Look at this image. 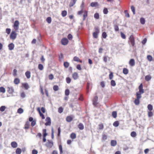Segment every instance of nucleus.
<instances>
[{"instance_id":"obj_17","label":"nucleus","mask_w":154,"mask_h":154,"mask_svg":"<svg viewBox=\"0 0 154 154\" xmlns=\"http://www.w3.org/2000/svg\"><path fill=\"white\" fill-rule=\"evenodd\" d=\"M117 144V142L115 140H112L111 141V145L113 146H115Z\"/></svg>"},{"instance_id":"obj_61","label":"nucleus","mask_w":154,"mask_h":154,"mask_svg":"<svg viewBox=\"0 0 154 154\" xmlns=\"http://www.w3.org/2000/svg\"><path fill=\"white\" fill-rule=\"evenodd\" d=\"M17 71L16 69H14L13 70V75H14V76H16L17 75Z\"/></svg>"},{"instance_id":"obj_59","label":"nucleus","mask_w":154,"mask_h":154,"mask_svg":"<svg viewBox=\"0 0 154 154\" xmlns=\"http://www.w3.org/2000/svg\"><path fill=\"white\" fill-rule=\"evenodd\" d=\"M20 96L21 97L23 98L25 97H26V95L25 93L24 92L21 93L20 94Z\"/></svg>"},{"instance_id":"obj_36","label":"nucleus","mask_w":154,"mask_h":154,"mask_svg":"<svg viewBox=\"0 0 154 154\" xmlns=\"http://www.w3.org/2000/svg\"><path fill=\"white\" fill-rule=\"evenodd\" d=\"M117 112L116 111H113L112 113V115L114 118H116L117 117Z\"/></svg>"},{"instance_id":"obj_35","label":"nucleus","mask_w":154,"mask_h":154,"mask_svg":"<svg viewBox=\"0 0 154 154\" xmlns=\"http://www.w3.org/2000/svg\"><path fill=\"white\" fill-rule=\"evenodd\" d=\"M94 17L95 18L98 19L99 18V15L98 13H95L94 15Z\"/></svg>"},{"instance_id":"obj_20","label":"nucleus","mask_w":154,"mask_h":154,"mask_svg":"<svg viewBox=\"0 0 154 154\" xmlns=\"http://www.w3.org/2000/svg\"><path fill=\"white\" fill-rule=\"evenodd\" d=\"M98 3L97 2H92L91 4V6L92 7H96L98 6Z\"/></svg>"},{"instance_id":"obj_46","label":"nucleus","mask_w":154,"mask_h":154,"mask_svg":"<svg viewBox=\"0 0 154 154\" xmlns=\"http://www.w3.org/2000/svg\"><path fill=\"white\" fill-rule=\"evenodd\" d=\"M38 68L40 70H42L43 69V66L42 64H39L38 65Z\"/></svg>"},{"instance_id":"obj_43","label":"nucleus","mask_w":154,"mask_h":154,"mask_svg":"<svg viewBox=\"0 0 154 154\" xmlns=\"http://www.w3.org/2000/svg\"><path fill=\"white\" fill-rule=\"evenodd\" d=\"M59 150L60 151V154H62L63 152L62 147V145H59Z\"/></svg>"},{"instance_id":"obj_53","label":"nucleus","mask_w":154,"mask_h":154,"mask_svg":"<svg viewBox=\"0 0 154 154\" xmlns=\"http://www.w3.org/2000/svg\"><path fill=\"white\" fill-rule=\"evenodd\" d=\"M65 94L66 96H68L69 94V90L67 89L65 91Z\"/></svg>"},{"instance_id":"obj_13","label":"nucleus","mask_w":154,"mask_h":154,"mask_svg":"<svg viewBox=\"0 0 154 154\" xmlns=\"http://www.w3.org/2000/svg\"><path fill=\"white\" fill-rule=\"evenodd\" d=\"M11 145L13 148H16L17 146V143L15 141H13L11 143Z\"/></svg>"},{"instance_id":"obj_18","label":"nucleus","mask_w":154,"mask_h":154,"mask_svg":"<svg viewBox=\"0 0 154 154\" xmlns=\"http://www.w3.org/2000/svg\"><path fill=\"white\" fill-rule=\"evenodd\" d=\"M22 86L25 88L27 90L29 88V86L27 83H22Z\"/></svg>"},{"instance_id":"obj_60","label":"nucleus","mask_w":154,"mask_h":154,"mask_svg":"<svg viewBox=\"0 0 154 154\" xmlns=\"http://www.w3.org/2000/svg\"><path fill=\"white\" fill-rule=\"evenodd\" d=\"M114 29L115 31H118L119 30V28L118 26L115 25L114 26Z\"/></svg>"},{"instance_id":"obj_15","label":"nucleus","mask_w":154,"mask_h":154,"mask_svg":"<svg viewBox=\"0 0 154 154\" xmlns=\"http://www.w3.org/2000/svg\"><path fill=\"white\" fill-rule=\"evenodd\" d=\"M129 64L130 66H133L135 65V61L134 59H131L129 62Z\"/></svg>"},{"instance_id":"obj_45","label":"nucleus","mask_w":154,"mask_h":154,"mask_svg":"<svg viewBox=\"0 0 154 154\" xmlns=\"http://www.w3.org/2000/svg\"><path fill=\"white\" fill-rule=\"evenodd\" d=\"M147 58L148 60L150 61H151L152 60V57L151 56L149 55L147 56Z\"/></svg>"},{"instance_id":"obj_48","label":"nucleus","mask_w":154,"mask_h":154,"mask_svg":"<svg viewBox=\"0 0 154 154\" xmlns=\"http://www.w3.org/2000/svg\"><path fill=\"white\" fill-rule=\"evenodd\" d=\"M107 135L105 134H103L102 135V140L105 141L107 139Z\"/></svg>"},{"instance_id":"obj_21","label":"nucleus","mask_w":154,"mask_h":154,"mask_svg":"<svg viewBox=\"0 0 154 154\" xmlns=\"http://www.w3.org/2000/svg\"><path fill=\"white\" fill-rule=\"evenodd\" d=\"M78 128L81 130H83L84 128V126L83 124L82 123H80L78 125Z\"/></svg>"},{"instance_id":"obj_42","label":"nucleus","mask_w":154,"mask_h":154,"mask_svg":"<svg viewBox=\"0 0 154 154\" xmlns=\"http://www.w3.org/2000/svg\"><path fill=\"white\" fill-rule=\"evenodd\" d=\"M46 21L48 23H50L51 22V18L50 17H48L46 19Z\"/></svg>"},{"instance_id":"obj_8","label":"nucleus","mask_w":154,"mask_h":154,"mask_svg":"<svg viewBox=\"0 0 154 154\" xmlns=\"http://www.w3.org/2000/svg\"><path fill=\"white\" fill-rule=\"evenodd\" d=\"M45 121H46V122L45 124L46 125L49 126L51 125V119L49 117H47Z\"/></svg>"},{"instance_id":"obj_14","label":"nucleus","mask_w":154,"mask_h":154,"mask_svg":"<svg viewBox=\"0 0 154 154\" xmlns=\"http://www.w3.org/2000/svg\"><path fill=\"white\" fill-rule=\"evenodd\" d=\"M98 100V97L97 96H95L94 97L93 100V104L96 105L97 104V102Z\"/></svg>"},{"instance_id":"obj_37","label":"nucleus","mask_w":154,"mask_h":154,"mask_svg":"<svg viewBox=\"0 0 154 154\" xmlns=\"http://www.w3.org/2000/svg\"><path fill=\"white\" fill-rule=\"evenodd\" d=\"M67 11H63L62 12V15L63 17L66 16L67 15Z\"/></svg>"},{"instance_id":"obj_57","label":"nucleus","mask_w":154,"mask_h":154,"mask_svg":"<svg viewBox=\"0 0 154 154\" xmlns=\"http://www.w3.org/2000/svg\"><path fill=\"white\" fill-rule=\"evenodd\" d=\"M108 10L107 8H104L103 10V13L105 14H107L108 13Z\"/></svg>"},{"instance_id":"obj_3","label":"nucleus","mask_w":154,"mask_h":154,"mask_svg":"<svg viewBox=\"0 0 154 154\" xmlns=\"http://www.w3.org/2000/svg\"><path fill=\"white\" fill-rule=\"evenodd\" d=\"M19 24V22L18 20H16L14 22L13 26L15 30H17L18 29Z\"/></svg>"},{"instance_id":"obj_19","label":"nucleus","mask_w":154,"mask_h":154,"mask_svg":"<svg viewBox=\"0 0 154 154\" xmlns=\"http://www.w3.org/2000/svg\"><path fill=\"white\" fill-rule=\"evenodd\" d=\"M72 77L75 80L77 79L78 77V73L76 72L74 73L72 75Z\"/></svg>"},{"instance_id":"obj_16","label":"nucleus","mask_w":154,"mask_h":154,"mask_svg":"<svg viewBox=\"0 0 154 154\" xmlns=\"http://www.w3.org/2000/svg\"><path fill=\"white\" fill-rule=\"evenodd\" d=\"M25 75L26 78L29 79L31 77V73L30 72L27 71H26L25 73Z\"/></svg>"},{"instance_id":"obj_49","label":"nucleus","mask_w":154,"mask_h":154,"mask_svg":"<svg viewBox=\"0 0 154 154\" xmlns=\"http://www.w3.org/2000/svg\"><path fill=\"white\" fill-rule=\"evenodd\" d=\"M43 137H46L47 135V134L46 133V130L45 129H44L43 130Z\"/></svg>"},{"instance_id":"obj_6","label":"nucleus","mask_w":154,"mask_h":154,"mask_svg":"<svg viewBox=\"0 0 154 154\" xmlns=\"http://www.w3.org/2000/svg\"><path fill=\"white\" fill-rule=\"evenodd\" d=\"M142 96L136 95V99L134 100V103L136 105H138L140 103V99L141 98Z\"/></svg>"},{"instance_id":"obj_62","label":"nucleus","mask_w":154,"mask_h":154,"mask_svg":"<svg viewBox=\"0 0 154 154\" xmlns=\"http://www.w3.org/2000/svg\"><path fill=\"white\" fill-rule=\"evenodd\" d=\"M11 31V29H10L7 28L6 30V32L8 34H9Z\"/></svg>"},{"instance_id":"obj_58","label":"nucleus","mask_w":154,"mask_h":154,"mask_svg":"<svg viewBox=\"0 0 154 154\" xmlns=\"http://www.w3.org/2000/svg\"><path fill=\"white\" fill-rule=\"evenodd\" d=\"M121 37L122 38H123V39H124L126 38V36L122 32H121Z\"/></svg>"},{"instance_id":"obj_22","label":"nucleus","mask_w":154,"mask_h":154,"mask_svg":"<svg viewBox=\"0 0 154 154\" xmlns=\"http://www.w3.org/2000/svg\"><path fill=\"white\" fill-rule=\"evenodd\" d=\"M20 80L17 78L15 79L14 80V84L16 85L20 83Z\"/></svg>"},{"instance_id":"obj_11","label":"nucleus","mask_w":154,"mask_h":154,"mask_svg":"<svg viewBox=\"0 0 154 154\" xmlns=\"http://www.w3.org/2000/svg\"><path fill=\"white\" fill-rule=\"evenodd\" d=\"M8 47L10 50H13L14 48V45L13 43H11L8 45Z\"/></svg>"},{"instance_id":"obj_7","label":"nucleus","mask_w":154,"mask_h":154,"mask_svg":"<svg viewBox=\"0 0 154 154\" xmlns=\"http://www.w3.org/2000/svg\"><path fill=\"white\" fill-rule=\"evenodd\" d=\"M61 42L63 45H66L68 44V40L67 38H64L62 39Z\"/></svg>"},{"instance_id":"obj_47","label":"nucleus","mask_w":154,"mask_h":154,"mask_svg":"<svg viewBox=\"0 0 154 154\" xmlns=\"http://www.w3.org/2000/svg\"><path fill=\"white\" fill-rule=\"evenodd\" d=\"M131 10L132 11L133 14H135V8L134 6H132L131 7Z\"/></svg>"},{"instance_id":"obj_5","label":"nucleus","mask_w":154,"mask_h":154,"mask_svg":"<svg viewBox=\"0 0 154 154\" xmlns=\"http://www.w3.org/2000/svg\"><path fill=\"white\" fill-rule=\"evenodd\" d=\"M46 146L48 148H51L53 145V142L52 140H47V142L45 144Z\"/></svg>"},{"instance_id":"obj_41","label":"nucleus","mask_w":154,"mask_h":154,"mask_svg":"<svg viewBox=\"0 0 154 154\" xmlns=\"http://www.w3.org/2000/svg\"><path fill=\"white\" fill-rule=\"evenodd\" d=\"M147 108L150 111H151L153 109V107L151 104H149L148 105Z\"/></svg>"},{"instance_id":"obj_63","label":"nucleus","mask_w":154,"mask_h":154,"mask_svg":"<svg viewBox=\"0 0 154 154\" xmlns=\"http://www.w3.org/2000/svg\"><path fill=\"white\" fill-rule=\"evenodd\" d=\"M63 109L62 107H60L59 108L58 112L59 113H61L63 112Z\"/></svg>"},{"instance_id":"obj_54","label":"nucleus","mask_w":154,"mask_h":154,"mask_svg":"<svg viewBox=\"0 0 154 154\" xmlns=\"http://www.w3.org/2000/svg\"><path fill=\"white\" fill-rule=\"evenodd\" d=\"M125 13L126 17H130L129 14L128 13V11L127 10H125Z\"/></svg>"},{"instance_id":"obj_27","label":"nucleus","mask_w":154,"mask_h":154,"mask_svg":"<svg viewBox=\"0 0 154 154\" xmlns=\"http://www.w3.org/2000/svg\"><path fill=\"white\" fill-rule=\"evenodd\" d=\"M17 112L19 114H22L23 112V110L21 108H20L18 109Z\"/></svg>"},{"instance_id":"obj_33","label":"nucleus","mask_w":154,"mask_h":154,"mask_svg":"<svg viewBox=\"0 0 154 154\" xmlns=\"http://www.w3.org/2000/svg\"><path fill=\"white\" fill-rule=\"evenodd\" d=\"M29 122H27L25 125V128L26 129H27L29 128Z\"/></svg>"},{"instance_id":"obj_10","label":"nucleus","mask_w":154,"mask_h":154,"mask_svg":"<svg viewBox=\"0 0 154 154\" xmlns=\"http://www.w3.org/2000/svg\"><path fill=\"white\" fill-rule=\"evenodd\" d=\"M7 89L8 91L10 94H12L14 92V89L12 87H8Z\"/></svg>"},{"instance_id":"obj_39","label":"nucleus","mask_w":154,"mask_h":154,"mask_svg":"<svg viewBox=\"0 0 154 154\" xmlns=\"http://www.w3.org/2000/svg\"><path fill=\"white\" fill-rule=\"evenodd\" d=\"M6 108L5 106H2L0 107V111L2 112L4 111Z\"/></svg>"},{"instance_id":"obj_50","label":"nucleus","mask_w":154,"mask_h":154,"mask_svg":"<svg viewBox=\"0 0 154 154\" xmlns=\"http://www.w3.org/2000/svg\"><path fill=\"white\" fill-rule=\"evenodd\" d=\"M99 129L100 130H103V125L102 124L99 125Z\"/></svg>"},{"instance_id":"obj_31","label":"nucleus","mask_w":154,"mask_h":154,"mask_svg":"<svg viewBox=\"0 0 154 154\" xmlns=\"http://www.w3.org/2000/svg\"><path fill=\"white\" fill-rule=\"evenodd\" d=\"M63 65L65 68H67L69 66V63L67 62H64Z\"/></svg>"},{"instance_id":"obj_52","label":"nucleus","mask_w":154,"mask_h":154,"mask_svg":"<svg viewBox=\"0 0 154 154\" xmlns=\"http://www.w3.org/2000/svg\"><path fill=\"white\" fill-rule=\"evenodd\" d=\"M73 60L75 61L78 62L79 61V59L78 57L75 56L73 58Z\"/></svg>"},{"instance_id":"obj_28","label":"nucleus","mask_w":154,"mask_h":154,"mask_svg":"<svg viewBox=\"0 0 154 154\" xmlns=\"http://www.w3.org/2000/svg\"><path fill=\"white\" fill-rule=\"evenodd\" d=\"M83 12H84V14H83V20H84L85 19V18L87 17V11H83Z\"/></svg>"},{"instance_id":"obj_26","label":"nucleus","mask_w":154,"mask_h":154,"mask_svg":"<svg viewBox=\"0 0 154 154\" xmlns=\"http://www.w3.org/2000/svg\"><path fill=\"white\" fill-rule=\"evenodd\" d=\"M72 119V118L70 116H67L66 118V121L69 122H70Z\"/></svg>"},{"instance_id":"obj_51","label":"nucleus","mask_w":154,"mask_h":154,"mask_svg":"<svg viewBox=\"0 0 154 154\" xmlns=\"http://www.w3.org/2000/svg\"><path fill=\"white\" fill-rule=\"evenodd\" d=\"M103 37L104 38H106L107 37V34L105 32H103L102 34Z\"/></svg>"},{"instance_id":"obj_32","label":"nucleus","mask_w":154,"mask_h":154,"mask_svg":"<svg viewBox=\"0 0 154 154\" xmlns=\"http://www.w3.org/2000/svg\"><path fill=\"white\" fill-rule=\"evenodd\" d=\"M53 89L54 91H56L59 90V88L57 85H55L53 86Z\"/></svg>"},{"instance_id":"obj_44","label":"nucleus","mask_w":154,"mask_h":154,"mask_svg":"<svg viewBox=\"0 0 154 154\" xmlns=\"http://www.w3.org/2000/svg\"><path fill=\"white\" fill-rule=\"evenodd\" d=\"M111 84L112 86H115L116 85V83L114 80H112L111 82Z\"/></svg>"},{"instance_id":"obj_55","label":"nucleus","mask_w":154,"mask_h":154,"mask_svg":"<svg viewBox=\"0 0 154 154\" xmlns=\"http://www.w3.org/2000/svg\"><path fill=\"white\" fill-rule=\"evenodd\" d=\"M54 78V75L52 74H51L49 75V79L50 80H52Z\"/></svg>"},{"instance_id":"obj_34","label":"nucleus","mask_w":154,"mask_h":154,"mask_svg":"<svg viewBox=\"0 0 154 154\" xmlns=\"http://www.w3.org/2000/svg\"><path fill=\"white\" fill-rule=\"evenodd\" d=\"M119 125V123L118 121H116L113 124V125L116 127H118Z\"/></svg>"},{"instance_id":"obj_9","label":"nucleus","mask_w":154,"mask_h":154,"mask_svg":"<svg viewBox=\"0 0 154 154\" xmlns=\"http://www.w3.org/2000/svg\"><path fill=\"white\" fill-rule=\"evenodd\" d=\"M95 30V32L93 33V36L94 38H97L98 37V33L99 32V30L98 28H96Z\"/></svg>"},{"instance_id":"obj_25","label":"nucleus","mask_w":154,"mask_h":154,"mask_svg":"<svg viewBox=\"0 0 154 154\" xmlns=\"http://www.w3.org/2000/svg\"><path fill=\"white\" fill-rule=\"evenodd\" d=\"M70 137L73 139H75L76 137V134L73 133H72L70 135Z\"/></svg>"},{"instance_id":"obj_23","label":"nucleus","mask_w":154,"mask_h":154,"mask_svg":"<svg viewBox=\"0 0 154 154\" xmlns=\"http://www.w3.org/2000/svg\"><path fill=\"white\" fill-rule=\"evenodd\" d=\"M151 79V76L149 75H146L145 77V80L146 81H149Z\"/></svg>"},{"instance_id":"obj_4","label":"nucleus","mask_w":154,"mask_h":154,"mask_svg":"<svg viewBox=\"0 0 154 154\" xmlns=\"http://www.w3.org/2000/svg\"><path fill=\"white\" fill-rule=\"evenodd\" d=\"M17 34L15 31H12L10 35V38L11 39L14 40L17 37Z\"/></svg>"},{"instance_id":"obj_12","label":"nucleus","mask_w":154,"mask_h":154,"mask_svg":"<svg viewBox=\"0 0 154 154\" xmlns=\"http://www.w3.org/2000/svg\"><path fill=\"white\" fill-rule=\"evenodd\" d=\"M77 0H71L69 3L70 7H72L76 3Z\"/></svg>"},{"instance_id":"obj_64","label":"nucleus","mask_w":154,"mask_h":154,"mask_svg":"<svg viewBox=\"0 0 154 154\" xmlns=\"http://www.w3.org/2000/svg\"><path fill=\"white\" fill-rule=\"evenodd\" d=\"M38 152V151L35 149H34L32 151V154H37Z\"/></svg>"},{"instance_id":"obj_40","label":"nucleus","mask_w":154,"mask_h":154,"mask_svg":"<svg viewBox=\"0 0 154 154\" xmlns=\"http://www.w3.org/2000/svg\"><path fill=\"white\" fill-rule=\"evenodd\" d=\"M131 135L133 137H135L136 136V133L135 131H132L131 133Z\"/></svg>"},{"instance_id":"obj_29","label":"nucleus","mask_w":154,"mask_h":154,"mask_svg":"<svg viewBox=\"0 0 154 154\" xmlns=\"http://www.w3.org/2000/svg\"><path fill=\"white\" fill-rule=\"evenodd\" d=\"M128 70L127 69L125 68H124L123 69V72L124 74L126 75L128 74Z\"/></svg>"},{"instance_id":"obj_2","label":"nucleus","mask_w":154,"mask_h":154,"mask_svg":"<svg viewBox=\"0 0 154 154\" xmlns=\"http://www.w3.org/2000/svg\"><path fill=\"white\" fill-rule=\"evenodd\" d=\"M128 43L131 44L132 47H134L135 43L134 38L133 35H131L129 38Z\"/></svg>"},{"instance_id":"obj_38","label":"nucleus","mask_w":154,"mask_h":154,"mask_svg":"<svg viewBox=\"0 0 154 154\" xmlns=\"http://www.w3.org/2000/svg\"><path fill=\"white\" fill-rule=\"evenodd\" d=\"M140 22L141 24H145V20L144 18L143 17L141 18L140 19Z\"/></svg>"},{"instance_id":"obj_24","label":"nucleus","mask_w":154,"mask_h":154,"mask_svg":"<svg viewBox=\"0 0 154 154\" xmlns=\"http://www.w3.org/2000/svg\"><path fill=\"white\" fill-rule=\"evenodd\" d=\"M22 151L20 149L17 148L16 150V152L17 154H20L21 153Z\"/></svg>"},{"instance_id":"obj_56","label":"nucleus","mask_w":154,"mask_h":154,"mask_svg":"<svg viewBox=\"0 0 154 154\" xmlns=\"http://www.w3.org/2000/svg\"><path fill=\"white\" fill-rule=\"evenodd\" d=\"M66 81L67 83L69 84L71 82V79L69 77H67L66 78Z\"/></svg>"},{"instance_id":"obj_1","label":"nucleus","mask_w":154,"mask_h":154,"mask_svg":"<svg viewBox=\"0 0 154 154\" xmlns=\"http://www.w3.org/2000/svg\"><path fill=\"white\" fill-rule=\"evenodd\" d=\"M139 91L136 93V95L141 96V94H143L144 92L142 84H141L139 86Z\"/></svg>"},{"instance_id":"obj_30","label":"nucleus","mask_w":154,"mask_h":154,"mask_svg":"<svg viewBox=\"0 0 154 154\" xmlns=\"http://www.w3.org/2000/svg\"><path fill=\"white\" fill-rule=\"evenodd\" d=\"M5 89L3 87H0V92L2 93H5Z\"/></svg>"}]
</instances>
